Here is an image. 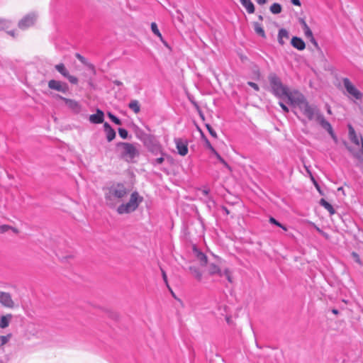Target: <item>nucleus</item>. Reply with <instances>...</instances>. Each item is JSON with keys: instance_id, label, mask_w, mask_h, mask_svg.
I'll list each match as a JSON object with an SVG mask.
<instances>
[{"instance_id": "f257e3e1", "label": "nucleus", "mask_w": 363, "mask_h": 363, "mask_svg": "<svg viewBox=\"0 0 363 363\" xmlns=\"http://www.w3.org/2000/svg\"><path fill=\"white\" fill-rule=\"evenodd\" d=\"M289 101L292 105L298 107L310 121L315 119L316 114H318L317 108L310 105L303 95L298 91L295 92L293 97H290Z\"/></svg>"}, {"instance_id": "f03ea898", "label": "nucleus", "mask_w": 363, "mask_h": 363, "mask_svg": "<svg viewBox=\"0 0 363 363\" xmlns=\"http://www.w3.org/2000/svg\"><path fill=\"white\" fill-rule=\"evenodd\" d=\"M143 200L138 192L133 191L128 202L123 203L117 208L118 214H128L135 211Z\"/></svg>"}, {"instance_id": "7ed1b4c3", "label": "nucleus", "mask_w": 363, "mask_h": 363, "mask_svg": "<svg viewBox=\"0 0 363 363\" xmlns=\"http://www.w3.org/2000/svg\"><path fill=\"white\" fill-rule=\"evenodd\" d=\"M271 87L273 93L278 97H287L290 101V97H293L295 95V92L289 91L288 88L283 85L280 79L274 74H272L269 77Z\"/></svg>"}, {"instance_id": "20e7f679", "label": "nucleus", "mask_w": 363, "mask_h": 363, "mask_svg": "<svg viewBox=\"0 0 363 363\" xmlns=\"http://www.w3.org/2000/svg\"><path fill=\"white\" fill-rule=\"evenodd\" d=\"M128 194L127 188L121 184H117L111 186L108 189V193L106 194V200L109 205L113 204V201L117 199L118 201H122Z\"/></svg>"}, {"instance_id": "39448f33", "label": "nucleus", "mask_w": 363, "mask_h": 363, "mask_svg": "<svg viewBox=\"0 0 363 363\" xmlns=\"http://www.w3.org/2000/svg\"><path fill=\"white\" fill-rule=\"evenodd\" d=\"M118 147L121 149V157L125 158L127 160H133L135 157L138 155V150L137 147L129 143H119Z\"/></svg>"}, {"instance_id": "423d86ee", "label": "nucleus", "mask_w": 363, "mask_h": 363, "mask_svg": "<svg viewBox=\"0 0 363 363\" xmlns=\"http://www.w3.org/2000/svg\"><path fill=\"white\" fill-rule=\"evenodd\" d=\"M315 119L321 125L323 128H324L328 132L332 138L337 143V138L333 131L332 125L328 121L325 120L324 116L318 113V114H316V117L315 118Z\"/></svg>"}, {"instance_id": "0eeeda50", "label": "nucleus", "mask_w": 363, "mask_h": 363, "mask_svg": "<svg viewBox=\"0 0 363 363\" xmlns=\"http://www.w3.org/2000/svg\"><path fill=\"white\" fill-rule=\"evenodd\" d=\"M343 84L347 91L356 99H361L362 94L353 85L348 78H344Z\"/></svg>"}, {"instance_id": "6e6552de", "label": "nucleus", "mask_w": 363, "mask_h": 363, "mask_svg": "<svg viewBox=\"0 0 363 363\" xmlns=\"http://www.w3.org/2000/svg\"><path fill=\"white\" fill-rule=\"evenodd\" d=\"M48 87L50 89L65 94L69 91V86L67 83L61 81L51 79L48 82Z\"/></svg>"}, {"instance_id": "1a4fd4ad", "label": "nucleus", "mask_w": 363, "mask_h": 363, "mask_svg": "<svg viewBox=\"0 0 363 363\" xmlns=\"http://www.w3.org/2000/svg\"><path fill=\"white\" fill-rule=\"evenodd\" d=\"M176 147L178 153L182 156H185L188 154V142L186 140L182 138L175 139Z\"/></svg>"}, {"instance_id": "9d476101", "label": "nucleus", "mask_w": 363, "mask_h": 363, "mask_svg": "<svg viewBox=\"0 0 363 363\" xmlns=\"http://www.w3.org/2000/svg\"><path fill=\"white\" fill-rule=\"evenodd\" d=\"M192 251L194 257L199 262L201 266H206L208 262L207 256L203 253L196 245L192 246Z\"/></svg>"}, {"instance_id": "9b49d317", "label": "nucleus", "mask_w": 363, "mask_h": 363, "mask_svg": "<svg viewBox=\"0 0 363 363\" xmlns=\"http://www.w3.org/2000/svg\"><path fill=\"white\" fill-rule=\"evenodd\" d=\"M0 303L6 308H12L14 306V302L13 301L10 294L6 292L0 291Z\"/></svg>"}, {"instance_id": "f8f14e48", "label": "nucleus", "mask_w": 363, "mask_h": 363, "mask_svg": "<svg viewBox=\"0 0 363 363\" xmlns=\"http://www.w3.org/2000/svg\"><path fill=\"white\" fill-rule=\"evenodd\" d=\"M57 98L62 99L66 106L74 112H79L81 110L80 104L74 99H67L61 96H57Z\"/></svg>"}, {"instance_id": "ddd939ff", "label": "nucleus", "mask_w": 363, "mask_h": 363, "mask_svg": "<svg viewBox=\"0 0 363 363\" xmlns=\"http://www.w3.org/2000/svg\"><path fill=\"white\" fill-rule=\"evenodd\" d=\"M35 16L33 14H29L23 18H22L19 23L18 26L22 29H26L35 23Z\"/></svg>"}, {"instance_id": "4468645a", "label": "nucleus", "mask_w": 363, "mask_h": 363, "mask_svg": "<svg viewBox=\"0 0 363 363\" xmlns=\"http://www.w3.org/2000/svg\"><path fill=\"white\" fill-rule=\"evenodd\" d=\"M89 120L94 124L102 123L104 120V113L101 110L97 109L96 113L89 116Z\"/></svg>"}, {"instance_id": "2eb2a0df", "label": "nucleus", "mask_w": 363, "mask_h": 363, "mask_svg": "<svg viewBox=\"0 0 363 363\" xmlns=\"http://www.w3.org/2000/svg\"><path fill=\"white\" fill-rule=\"evenodd\" d=\"M104 128L106 134V138L108 142L112 141L116 138V132L111 128V126L108 123H105L104 124Z\"/></svg>"}, {"instance_id": "dca6fc26", "label": "nucleus", "mask_w": 363, "mask_h": 363, "mask_svg": "<svg viewBox=\"0 0 363 363\" xmlns=\"http://www.w3.org/2000/svg\"><path fill=\"white\" fill-rule=\"evenodd\" d=\"M348 129H349V137H350V140L354 144L359 145L361 142V138L359 139L358 138V136H357L354 129L352 126V125H350V124L348 125Z\"/></svg>"}, {"instance_id": "f3484780", "label": "nucleus", "mask_w": 363, "mask_h": 363, "mask_svg": "<svg viewBox=\"0 0 363 363\" xmlns=\"http://www.w3.org/2000/svg\"><path fill=\"white\" fill-rule=\"evenodd\" d=\"M291 45L294 48H296L298 50H303L306 48V44L304 41L298 37H293L291 39Z\"/></svg>"}, {"instance_id": "a211bd4d", "label": "nucleus", "mask_w": 363, "mask_h": 363, "mask_svg": "<svg viewBox=\"0 0 363 363\" xmlns=\"http://www.w3.org/2000/svg\"><path fill=\"white\" fill-rule=\"evenodd\" d=\"M208 272L210 275H218L219 277L223 276L220 268L216 264L211 263L208 267Z\"/></svg>"}, {"instance_id": "6ab92c4d", "label": "nucleus", "mask_w": 363, "mask_h": 363, "mask_svg": "<svg viewBox=\"0 0 363 363\" xmlns=\"http://www.w3.org/2000/svg\"><path fill=\"white\" fill-rule=\"evenodd\" d=\"M303 31L306 38H308L310 42L317 48H319L318 44L313 37V33L308 26H306L303 28Z\"/></svg>"}, {"instance_id": "aec40b11", "label": "nucleus", "mask_w": 363, "mask_h": 363, "mask_svg": "<svg viewBox=\"0 0 363 363\" xmlns=\"http://www.w3.org/2000/svg\"><path fill=\"white\" fill-rule=\"evenodd\" d=\"M241 4L246 9L249 13H253L255 12V6L251 0H240Z\"/></svg>"}, {"instance_id": "412c9836", "label": "nucleus", "mask_w": 363, "mask_h": 363, "mask_svg": "<svg viewBox=\"0 0 363 363\" xmlns=\"http://www.w3.org/2000/svg\"><path fill=\"white\" fill-rule=\"evenodd\" d=\"M289 38V33L286 29L281 28L279 30L278 34V41L279 44L284 45L285 43L284 39L288 40Z\"/></svg>"}, {"instance_id": "4be33fe9", "label": "nucleus", "mask_w": 363, "mask_h": 363, "mask_svg": "<svg viewBox=\"0 0 363 363\" xmlns=\"http://www.w3.org/2000/svg\"><path fill=\"white\" fill-rule=\"evenodd\" d=\"M151 30L152 31V33L157 35L160 39V40L165 45H167V42L163 39L162 38V35L161 34V33L160 32L159 29H158V27H157V25L156 23L155 22H152L151 23Z\"/></svg>"}, {"instance_id": "5701e85b", "label": "nucleus", "mask_w": 363, "mask_h": 363, "mask_svg": "<svg viewBox=\"0 0 363 363\" xmlns=\"http://www.w3.org/2000/svg\"><path fill=\"white\" fill-rule=\"evenodd\" d=\"M128 107L135 113H138L140 111V105L138 100H131L128 104Z\"/></svg>"}, {"instance_id": "b1692460", "label": "nucleus", "mask_w": 363, "mask_h": 363, "mask_svg": "<svg viewBox=\"0 0 363 363\" xmlns=\"http://www.w3.org/2000/svg\"><path fill=\"white\" fill-rule=\"evenodd\" d=\"M12 315L11 314L6 315H2L0 319V328H6L9 325V321L11 319Z\"/></svg>"}, {"instance_id": "393cba45", "label": "nucleus", "mask_w": 363, "mask_h": 363, "mask_svg": "<svg viewBox=\"0 0 363 363\" xmlns=\"http://www.w3.org/2000/svg\"><path fill=\"white\" fill-rule=\"evenodd\" d=\"M253 26H254V29H255V33L257 35H259V36L265 38H266L265 32H264V30L262 28V25L257 22H255L253 23Z\"/></svg>"}, {"instance_id": "a878e982", "label": "nucleus", "mask_w": 363, "mask_h": 363, "mask_svg": "<svg viewBox=\"0 0 363 363\" xmlns=\"http://www.w3.org/2000/svg\"><path fill=\"white\" fill-rule=\"evenodd\" d=\"M189 271L197 281H201L202 279L201 272L195 267H189Z\"/></svg>"}, {"instance_id": "bb28decb", "label": "nucleus", "mask_w": 363, "mask_h": 363, "mask_svg": "<svg viewBox=\"0 0 363 363\" xmlns=\"http://www.w3.org/2000/svg\"><path fill=\"white\" fill-rule=\"evenodd\" d=\"M55 69L59 72L63 77H66L68 76L69 72L66 69L65 66L62 63H60L55 65Z\"/></svg>"}, {"instance_id": "cd10ccee", "label": "nucleus", "mask_w": 363, "mask_h": 363, "mask_svg": "<svg viewBox=\"0 0 363 363\" xmlns=\"http://www.w3.org/2000/svg\"><path fill=\"white\" fill-rule=\"evenodd\" d=\"M320 203L325 209L330 212V214L335 213V210L332 205L326 201L324 199H321Z\"/></svg>"}, {"instance_id": "c85d7f7f", "label": "nucleus", "mask_w": 363, "mask_h": 363, "mask_svg": "<svg viewBox=\"0 0 363 363\" xmlns=\"http://www.w3.org/2000/svg\"><path fill=\"white\" fill-rule=\"evenodd\" d=\"M270 11L274 14L280 13L281 12V6L278 3H274L270 6Z\"/></svg>"}, {"instance_id": "c756f323", "label": "nucleus", "mask_w": 363, "mask_h": 363, "mask_svg": "<svg viewBox=\"0 0 363 363\" xmlns=\"http://www.w3.org/2000/svg\"><path fill=\"white\" fill-rule=\"evenodd\" d=\"M12 335L11 333L6 335H0V347L6 345L11 339Z\"/></svg>"}, {"instance_id": "7c9ffc66", "label": "nucleus", "mask_w": 363, "mask_h": 363, "mask_svg": "<svg viewBox=\"0 0 363 363\" xmlns=\"http://www.w3.org/2000/svg\"><path fill=\"white\" fill-rule=\"evenodd\" d=\"M108 118L111 120L112 122L116 123V125H121V121L119 118L112 114L111 112L107 113Z\"/></svg>"}, {"instance_id": "2f4dec72", "label": "nucleus", "mask_w": 363, "mask_h": 363, "mask_svg": "<svg viewBox=\"0 0 363 363\" xmlns=\"http://www.w3.org/2000/svg\"><path fill=\"white\" fill-rule=\"evenodd\" d=\"M269 222L272 224H274L280 228H281L284 230L286 231L287 228L286 226L281 224L279 222H278L274 218L270 217L269 218Z\"/></svg>"}, {"instance_id": "473e14b6", "label": "nucleus", "mask_w": 363, "mask_h": 363, "mask_svg": "<svg viewBox=\"0 0 363 363\" xmlns=\"http://www.w3.org/2000/svg\"><path fill=\"white\" fill-rule=\"evenodd\" d=\"M206 127L209 133V134L214 138H217L218 135L216 131L213 129V128L209 124H206Z\"/></svg>"}, {"instance_id": "72a5a7b5", "label": "nucleus", "mask_w": 363, "mask_h": 363, "mask_svg": "<svg viewBox=\"0 0 363 363\" xmlns=\"http://www.w3.org/2000/svg\"><path fill=\"white\" fill-rule=\"evenodd\" d=\"M118 134L119 135L123 138V139H125L127 138L128 135V131L124 129V128H119L118 129Z\"/></svg>"}, {"instance_id": "f704fd0d", "label": "nucleus", "mask_w": 363, "mask_h": 363, "mask_svg": "<svg viewBox=\"0 0 363 363\" xmlns=\"http://www.w3.org/2000/svg\"><path fill=\"white\" fill-rule=\"evenodd\" d=\"M66 78L72 84H77L78 83V79L74 76L70 75L69 73L68 74V76L66 77Z\"/></svg>"}, {"instance_id": "c9c22d12", "label": "nucleus", "mask_w": 363, "mask_h": 363, "mask_svg": "<svg viewBox=\"0 0 363 363\" xmlns=\"http://www.w3.org/2000/svg\"><path fill=\"white\" fill-rule=\"evenodd\" d=\"M224 274H225L226 279H228V281L230 283H232L233 282V278H232V276H231L230 271L228 269H225L224 270Z\"/></svg>"}, {"instance_id": "e433bc0d", "label": "nucleus", "mask_w": 363, "mask_h": 363, "mask_svg": "<svg viewBox=\"0 0 363 363\" xmlns=\"http://www.w3.org/2000/svg\"><path fill=\"white\" fill-rule=\"evenodd\" d=\"M161 272H162V279H163L166 286H167L168 289H170V287H169V285L168 283V280H167V276L165 271L164 269H161Z\"/></svg>"}, {"instance_id": "4c0bfd02", "label": "nucleus", "mask_w": 363, "mask_h": 363, "mask_svg": "<svg viewBox=\"0 0 363 363\" xmlns=\"http://www.w3.org/2000/svg\"><path fill=\"white\" fill-rule=\"evenodd\" d=\"M10 228H12L11 226L9 225H0V233H4L10 230Z\"/></svg>"}, {"instance_id": "58836bf2", "label": "nucleus", "mask_w": 363, "mask_h": 363, "mask_svg": "<svg viewBox=\"0 0 363 363\" xmlns=\"http://www.w3.org/2000/svg\"><path fill=\"white\" fill-rule=\"evenodd\" d=\"M247 84L249 86H250L251 87H252L255 91H259V88L258 85L256 83H254V82H248Z\"/></svg>"}, {"instance_id": "ea45409f", "label": "nucleus", "mask_w": 363, "mask_h": 363, "mask_svg": "<svg viewBox=\"0 0 363 363\" xmlns=\"http://www.w3.org/2000/svg\"><path fill=\"white\" fill-rule=\"evenodd\" d=\"M202 137L204 138L205 140V142H206V147L210 150H213V146L211 145V144L210 143V142L208 141V140L202 134Z\"/></svg>"}, {"instance_id": "a19ab883", "label": "nucleus", "mask_w": 363, "mask_h": 363, "mask_svg": "<svg viewBox=\"0 0 363 363\" xmlns=\"http://www.w3.org/2000/svg\"><path fill=\"white\" fill-rule=\"evenodd\" d=\"M76 57H77L78 60H79L82 63H84L86 64V61H85V58L84 57H82L81 55L77 53L76 54Z\"/></svg>"}, {"instance_id": "79ce46f5", "label": "nucleus", "mask_w": 363, "mask_h": 363, "mask_svg": "<svg viewBox=\"0 0 363 363\" xmlns=\"http://www.w3.org/2000/svg\"><path fill=\"white\" fill-rule=\"evenodd\" d=\"M352 255L355 258L356 262H357L358 263L361 264L359 255L357 253H355V252H353Z\"/></svg>"}, {"instance_id": "37998d69", "label": "nucleus", "mask_w": 363, "mask_h": 363, "mask_svg": "<svg viewBox=\"0 0 363 363\" xmlns=\"http://www.w3.org/2000/svg\"><path fill=\"white\" fill-rule=\"evenodd\" d=\"M291 3L295 5V6H301V1L299 0H291Z\"/></svg>"}, {"instance_id": "c03bdc74", "label": "nucleus", "mask_w": 363, "mask_h": 363, "mask_svg": "<svg viewBox=\"0 0 363 363\" xmlns=\"http://www.w3.org/2000/svg\"><path fill=\"white\" fill-rule=\"evenodd\" d=\"M279 105L285 112H289V108L283 103L280 102Z\"/></svg>"}, {"instance_id": "a18cd8bd", "label": "nucleus", "mask_w": 363, "mask_h": 363, "mask_svg": "<svg viewBox=\"0 0 363 363\" xmlns=\"http://www.w3.org/2000/svg\"><path fill=\"white\" fill-rule=\"evenodd\" d=\"M163 162H164V157H158L155 160V162L157 164H162Z\"/></svg>"}, {"instance_id": "49530a36", "label": "nucleus", "mask_w": 363, "mask_h": 363, "mask_svg": "<svg viewBox=\"0 0 363 363\" xmlns=\"http://www.w3.org/2000/svg\"><path fill=\"white\" fill-rule=\"evenodd\" d=\"M225 320H226V321H227V323H228V324H232V323H233V320H232V319H231V317H230V316H226V317H225Z\"/></svg>"}, {"instance_id": "de8ad7c7", "label": "nucleus", "mask_w": 363, "mask_h": 363, "mask_svg": "<svg viewBox=\"0 0 363 363\" xmlns=\"http://www.w3.org/2000/svg\"><path fill=\"white\" fill-rule=\"evenodd\" d=\"M259 5H263L266 3L267 0H255Z\"/></svg>"}, {"instance_id": "09e8293b", "label": "nucleus", "mask_w": 363, "mask_h": 363, "mask_svg": "<svg viewBox=\"0 0 363 363\" xmlns=\"http://www.w3.org/2000/svg\"><path fill=\"white\" fill-rule=\"evenodd\" d=\"M300 22H301V25H302L303 28L306 26H308V25H307V23H306V21H305L303 19H301V20H300Z\"/></svg>"}, {"instance_id": "8fccbe9b", "label": "nucleus", "mask_w": 363, "mask_h": 363, "mask_svg": "<svg viewBox=\"0 0 363 363\" xmlns=\"http://www.w3.org/2000/svg\"><path fill=\"white\" fill-rule=\"evenodd\" d=\"M113 83H114L116 85H117V86H121V85H122V84H123V83H122L121 82L118 81V80H115V81L113 82Z\"/></svg>"}, {"instance_id": "3c124183", "label": "nucleus", "mask_w": 363, "mask_h": 363, "mask_svg": "<svg viewBox=\"0 0 363 363\" xmlns=\"http://www.w3.org/2000/svg\"><path fill=\"white\" fill-rule=\"evenodd\" d=\"M226 168H228L230 171H231V167L228 165V164L225 162V163L223 164Z\"/></svg>"}, {"instance_id": "603ef678", "label": "nucleus", "mask_w": 363, "mask_h": 363, "mask_svg": "<svg viewBox=\"0 0 363 363\" xmlns=\"http://www.w3.org/2000/svg\"><path fill=\"white\" fill-rule=\"evenodd\" d=\"M211 151L216 157L217 156V155H218V152L214 148Z\"/></svg>"}, {"instance_id": "864d4df0", "label": "nucleus", "mask_w": 363, "mask_h": 363, "mask_svg": "<svg viewBox=\"0 0 363 363\" xmlns=\"http://www.w3.org/2000/svg\"><path fill=\"white\" fill-rule=\"evenodd\" d=\"M10 230H12L13 232H14L15 233H19V230L17 228H13L12 227V228H10Z\"/></svg>"}, {"instance_id": "5fc2aeb1", "label": "nucleus", "mask_w": 363, "mask_h": 363, "mask_svg": "<svg viewBox=\"0 0 363 363\" xmlns=\"http://www.w3.org/2000/svg\"><path fill=\"white\" fill-rule=\"evenodd\" d=\"M361 145H362L361 152L363 155V138L362 137H361Z\"/></svg>"}, {"instance_id": "6e6d98bb", "label": "nucleus", "mask_w": 363, "mask_h": 363, "mask_svg": "<svg viewBox=\"0 0 363 363\" xmlns=\"http://www.w3.org/2000/svg\"><path fill=\"white\" fill-rule=\"evenodd\" d=\"M313 183H314L316 189L320 191V187H319L318 184H317V182L315 180H313Z\"/></svg>"}, {"instance_id": "4d7b16f0", "label": "nucleus", "mask_w": 363, "mask_h": 363, "mask_svg": "<svg viewBox=\"0 0 363 363\" xmlns=\"http://www.w3.org/2000/svg\"><path fill=\"white\" fill-rule=\"evenodd\" d=\"M332 312L335 315H337L339 313L337 309H335V308L332 310Z\"/></svg>"}, {"instance_id": "13d9d810", "label": "nucleus", "mask_w": 363, "mask_h": 363, "mask_svg": "<svg viewBox=\"0 0 363 363\" xmlns=\"http://www.w3.org/2000/svg\"><path fill=\"white\" fill-rule=\"evenodd\" d=\"M219 161H220L222 164L225 163V161L222 157L219 160Z\"/></svg>"}, {"instance_id": "bf43d9fd", "label": "nucleus", "mask_w": 363, "mask_h": 363, "mask_svg": "<svg viewBox=\"0 0 363 363\" xmlns=\"http://www.w3.org/2000/svg\"><path fill=\"white\" fill-rule=\"evenodd\" d=\"M216 158L219 160L221 158V156L218 154L217 155Z\"/></svg>"}, {"instance_id": "052dcab7", "label": "nucleus", "mask_w": 363, "mask_h": 363, "mask_svg": "<svg viewBox=\"0 0 363 363\" xmlns=\"http://www.w3.org/2000/svg\"><path fill=\"white\" fill-rule=\"evenodd\" d=\"M89 67H90V68H91V69L94 70V65H89Z\"/></svg>"}, {"instance_id": "680f3d73", "label": "nucleus", "mask_w": 363, "mask_h": 363, "mask_svg": "<svg viewBox=\"0 0 363 363\" xmlns=\"http://www.w3.org/2000/svg\"><path fill=\"white\" fill-rule=\"evenodd\" d=\"M328 113L329 114H331V113H332V111H331V110H330V108L328 109Z\"/></svg>"}, {"instance_id": "e2e57ef3", "label": "nucleus", "mask_w": 363, "mask_h": 363, "mask_svg": "<svg viewBox=\"0 0 363 363\" xmlns=\"http://www.w3.org/2000/svg\"><path fill=\"white\" fill-rule=\"evenodd\" d=\"M225 211L226 213H228V214L229 213V211L227 208H225Z\"/></svg>"}, {"instance_id": "0e129e2a", "label": "nucleus", "mask_w": 363, "mask_h": 363, "mask_svg": "<svg viewBox=\"0 0 363 363\" xmlns=\"http://www.w3.org/2000/svg\"><path fill=\"white\" fill-rule=\"evenodd\" d=\"M259 20L262 21V16H259Z\"/></svg>"}, {"instance_id": "69168bd1", "label": "nucleus", "mask_w": 363, "mask_h": 363, "mask_svg": "<svg viewBox=\"0 0 363 363\" xmlns=\"http://www.w3.org/2000/svg\"><path fill=\"white\" fill-rule=\"evenodd\" d=\"M203 193H204L205 194H208V191H203Z\"/></svg>"}, {"instance_id": "338daca9", "label": "nucleus", "mask_w": 363, "mask_h": 363, "mask_svg": "<svg viewBox=\"0 0 363 363\" xmlns=\"http://www.w3.org/2000/svg\"><path fill=\"white\" fill-rule=\"evenodd\" d=\"M342 187L338 188V191H342Z\"/></svg>"}, {"instance_id": "774afa93", "label": "nucleus", "mask_w": 363, "mask_h": 363, "mask_svg": "<svg viewBox=\"0 0 363 363\" xmlns=\"http://www.w3.org/2000/svg\"><path fill=\"white\" fill-rule=\"evenodd\" d=\"M0 23H1V21H0Z\"/></svg>"}]
</instances>
